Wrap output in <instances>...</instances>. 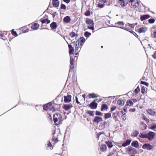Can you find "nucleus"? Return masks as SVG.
<instances>
[{"label":"nucleus","mask_w":156,"mask_h":156,"mask_svg":"<svg viewBox=\"0 0 156 156\" xmlns=\"http://www.w3.org/2000/svg\"><path fill=\"white\" fill-rule=\"evenodd\" d=\"M54 122L56 125H59L62 123V116L60 113H55L53 116Z\"/></svg>","instance_id":"f257e3e1"},{"label":"nucleus","mask_w":156,"mask_h":156,"mask_svg":"<svg viewBox=\"0 0 156 156\" xmlns=\"http://www.w3.org/2000/svg\"><path fill=\"white\" fill-rule=\"evenodd\" d=\"M129 4L131 8H136L139 5V3L137 0H130Z\"/></svg>","instance_id":"f03ea898"},{"label":"nucleus","mask_w":156,"mask_h":156,"mask_svg":"<svg viewBox=\"0 0 156 156\" xmlns=\"http://www.w3.org/2000/svg\"><path fill=\"white\" fill-rule=\"evenodd\" d=\"M155 133L153 132L149 131L147 133L146 138H147L149 140H153L155 136Z\"/></svg>","instance_id":"7ed1b4c3"},{"label":"nucleus","mask_w":156,"mask_h":156,"mask_svg":"<svg viewBox=\"0 0 156 156\" xmlns=\"http://www.w3.org/2000/svg\"><path fill=\"white\" fill-rule=\"evenodd\" d=\"M127 150L129 154H136L137 153L136 149L131 147H129L127 148Z\"/></svg>","instance_id":"20e7f679"},{"label":"nucleus","mask_w":156,"mask_h":156,"mask_svg":"<svg viewBox=\"0 0 156 156\" xmlns=\"http://www.w3.org/2000/svg\"><path fill=\"white\" fill-rule=\"evenodd\" d=\"M153 148V147L149 143H145L142 146V148L146 149L147 150H152Z\"/></svg>","instance_id":"39448f33"},{"label":"nucleus","mask_w":156,"mask_h":156,"mask_svg":"<svg viewBox=\"0 0 156 156\" xmlns=\"http://www.w3.org/2000/svg\"><path fill=\"white\" fill-rule=\"evenodd\" d=\"M74 58L72 56L70 57V66L69 69V72H71L73 71V69L74 68Z\"/></svg>","instance_id":"423d86ee"},{"label":"nucleus","mask_w":156,"mask_h":156,"mask_svg":"<svg viewBox=\"0 0 156 156\" xmlns=\"http://www.w3.org/2000/svg\"><path fill=\"white\" fill-rule=\"evenodd\" d=\"M73 107V105L71 104H64L62 108L65 111H68Z\"/></svg>","instance_id":"0eeeda50"},{"label":"nucleus","mask_w":156,"mask_h":156,"mask_svg":"<svg viewBox=\"0 0 156 156\" xmlns=\"http://www.w3.org/2000/svg\"><path fill=\"white\" fill-rule=\"evenodd\" d=\"M64 101L65 103H69L71 101L72 96L71 95L64 96Z\"/></svg>","instance_id":"6e6552de"},{"label":"nucleus","mask_w":156,"mask_h":156,"mask_svg":"<svg viewBox=\"0 0 156 156\" xmlns=\"http://www.w3.org/2000/svg\"><path fill=\"white\" fill-rule=\"evenodd\" d=\"M98 104L94 101H93L89 105V107L92 109H94L97 108Z\"/></svg>","instance_id":"1a4fd4ad"},{"label":"nucleus","mask_w":156,"mask_h":156,"mask_svg":"<svg viewBox=\"0 0 156 156\" xmlns=\"http://www.w3.org/2000/svg\"><path fill=\"white\" fill-rule=\"evenodd\" d=\"M93 121L98 123L101 121H102V117L99 116H96L94 117Z\"/></svg>","instance_id":"9d476101"},{"label":"nucleus","mask_w":156,"mask_h":156,"mask_svg":"<svg viewBox=\"0 0 156 156\" xmlns=\"http://www.w3.org/2000/svg\"><path fill=\"white\" fill-rule=\"evenodd\" d=\"M129 0H119V3L121 6H125L128 3Z\"/></svg>","instance_id":"9b49d317"},{"label":"nucleus","mask_w":156,"mask_h":156,"mask_svg":"<svg viewBox=\"0 0 156 156\" xmlns=\"http://www.w3.org/2000/svg\"><path fill=\"white\" fill-rule=\"evenodd\" d=\"M147 112L148 114L153 116H155L156 114V112L154 109H148Z\"/></svg>","instance_id":"f8f14e48"},{"label":"nucleus","mask_w":156,"mask_h":156,"mask_svg":"<svg viewBox=\"0 0 156 156\" xmlns=\"http://www.w3.org/2000/svg\"><path fill=\"white\" fill-rule=\"evenodd\" d=\"M52 3L54 7L57 8L59 6V2L58 0H52Z\"/></svg>","instance_id":"ddd939ff"},{"label":"nucleus","mask_w":156,"mask_h":156,"mask_svg":"<svg viewBox=\"0 0 156 156\" xmlns=\"http://www.w3.org/2000/svg\"><path fill=\"white\" fill-rule=\"evenodd\" d=\"M68 47L69 48V52L70 55L73 54L74 51V48L72 47V45L70 44H68Z\"/></svg>","instance_id":"4468645a"},{"label":"nucleus","mask_w":156,"mask_h":156,"mask_svg":"<svg viewBox=\"0 0 156 156\" xmlns=\"http://www.w3.org/2000/svg\"><path fill=\"white\" fill-rule=\"evenodd\" d=\"M131 145L136 148H138L139 147V143L137 141H133L131 144Z\"/></svg>","instance_id":"2eb2a0df"},{"label":"nucleus","mask_w":156,"mask_h":156,"mask_svg":"<svg viewBox=\"0 0 156 156\" xmlns=\"http://www.w3.org/2000/svg\"><path fill=\"white\" fill-rule=\"evenodd\" d=\"M131 140L128 139L126 140L125 142L123 143L122 144V146L125 147L128 145H129L131 143Z\"/></svg>","instance_id":"dca6fc26"},{"label":"nucleus","mask_w":156,"mask_h":156,"mask_svg":"<svg viewBox=\"0 0 156 156\" xmlns=\"http://www.w3.org/2000/svg\"><path fill=\"white\" fill-rule=\"evenodd\" d=\"M147 30V28L145 27H142L139 28L138 29V32L140 33H144Z\"/></svg>","instance_id":"f3484780"},{"label":"nucleus","mask_w":156,"mask_h":156,"mask_svg":"<svg viewBox=\"0 0 156 156\" xmlns=\"http://www.w3.org/2000/svg\"><path fill=\"white\" fill-rule=\"evenodd\" d=\"M150 17V16L148 14L144 15H141L140 16V19L141 21H143L149 18Z\"/></svg>","instance_id":"a211bd4d"},{"label":"nucleus","mask_w":156,"mask_h":156,"mask_svg":"<svg viewBox=\"0 0 156 156\" xmlns=\"http://www.w3.org/2000/svg\"><path fill=\"white\" fill-rule=\"evenodd\" d=\"M63 20L66 23H69L71 21L70 17L69 16H67L64 18Z\"/></svg>","instance_id":"6ab92c4d"},{"label":"nucleus","mask_w":156,"mask_h":156,"mask_svg":"<svg viewBox=\"0 0 156 156\" xmlns=\"http://www.w3.org/2000/svg\"><path fill=\"white\" fill-rule=\"evenodd\" d=\"M40 21L42 24L46 23L47 24H49L50 22V20H49L48 18L45 19H41Z\"/></svg>","instance_id":"aec40b11"},{"label":"nucleus","mask_w":156,"mask_h":156,"mask_svg":"<svg viewBox=\"0 0 156 156\" xmlns=\"http://www.w3.org/2000/svg\"><path fill=\"white\" fill-rule=\"evenodd\" d=\"M147 127V125L143 122H141L140 125V129L143 130L145 129Z\"/></svg>","instance_id":"412c9836"},{"label":"nucleus","mask_w":156,"mask_h":156,"mask_svg":"<svg viewBox=\"0 0 156 156\" xmlns=\"http://www.w3.org/2000/svg\"><path fill=\"white\" fill-rule=\"evenodd\" d=\"M108 108V105L105 104H102L101 105V111H103L105 110H107Z\"/></svg>","instance_id":"4be33fe9"},{"label":"nucleus","mask_w":156,"mask_h":156,"mask_svg":"<svg viewBox=\"0 0 156 156\" xmlns=\"http://www.w3.org/2000/svg\"><path fill=\"white\" fill-rule=\"evenodd\" d=\"M39 27V25L38 24L35 23L32 26L31 28L34 30H36Z\"/></svg>","instance_id":"5701e85b"},{"label":"nucleus","mask_w":156,"mask_h":156,"mask_svg":"<svg viewBox=\"0 0 156 156\" xmlns=\"http://www.w3.org/2000/svg\"><path fill=\"white\" fill-rule=\"evenodd\" d=\"M50 27L52 29H55L57 27V25L55 22H53L50 24Z\"/></svg>","instance_id":"b1692460"},{"label":"nucleus","mask_w":156,"mask_h":156,"mask_svg":"<svg viewBox=\"0 0 156 156\" xmlns=\"http://www.w3.org/2000/svg\"><path fill=\"white\" fill-rule=\"evenodd\" d=\"M147 133L143 132L140 133L139 135V136L142 138H146Z\"/></svg>","instance_id":"393cba45"},{"label":"nucleus","mask_w":156,"mask_h":156,"mask_svg":"<svg viewBox=\"0 0 156 156\" xmlns=\"http://www.w3.org/2000/svg\"><path fill=\"white\" fill-rule=\"evenodd\" d=\"M111 114L110 112H109L105 113L104 115V117L105 119H108L109 118L111 117Z\"/></svg>","instance_id":"a878e982"},{"label":"nucleus","mask_w":156,"mask_h":156,"mask_svg":"<svg viewBox=\"0 0 156 156\" xmlns=\"http://www.w3.org/2000/svg\"><path fill=\"white\" fill-rule=\"evenodd\" d=\"M107 147L106 145L103 144L101 145L100 147V150L101 151L103 152L106 150Z\"/></svg>","instance_id":"bb28decb"},{"label":"nucleus","mask_w":156,"mask_h":156,"mask_svg":"<svg viewBox=\"0 0 156 156\" xmlns=\"http://www.w3.org/2000/svg\"><path fill=\"white\" fill-rule=\"evenodd\" d=\"M108 147L109 148H111L113 147L112 142L109 140L106 141L105 142Z\"/></svg>","instance_id":"cd10ccee"},{"label":"nucleus","mask_w":156,"mask_h":156,"mask_svg":"<svg viewBox=\"0 0 156 156\" xmlns=\"http://www.w3.org/2000/svg\"><path fill=\"white\" fill-rule=\"evenodd\" d=\"M88 25L87 26L88 28L91 30H94V23H93L90 24H88Z\"/></svg>","instance_id":"c85d7f7f"},{"label":"nucleus","mask_w":156,"mask_h":156,"mask_svg":"<svg viewBox=\"0 0 156 156\" xmlns=\"http://www.w3.org/2000/svg\"><path fill=\"white\" fill-rule=\"evenodd\" d=\"M133 104L132 101L131 100H128L127 101L126 104V106H130Z\"/></svg>","instance_id":"c756f323"},{"label":"nucleus","mask_w":156,"mask_h":156,"mask_svg":"<svg viewBox=\"0 0 156 156\" xmlns=\"http://www.w3.org/2000/svg\"><path fill=\"white\" fill-rule=\"evenodd\" d=\"M117 103L119 105L122 106L124 105V102L123 100L119 99Z\"/></svg>","instance_id":"7c9ffc66"},{"label":"nucleus","mask_w":156,"mask_h":156,"mask_svg":"<svg viewBox=\"0 0 156 156\" xmlns=\"http://www.w3.org/2000/svg\"><path fill=\"white\" fill-rule=\"evenodd\" d=\"M139 134V132L138 131L136 130L133 133L132 136L133 137H136Z\"/></svg>","instance_id":"2f4dec72"},{"label":"nucleus","mask_w":156,"mask_h":156,"mask_svg":"<svg viewBox=\"0 0 156 156\" xmlns=\"http://www.w3.org/2000/svg\"><path fill=\"white\" fill-rule=\"evenodd\" d=\"M94 22V21L93 20H90L88 19H87L86 21V23L87 24H90Z\"/></svg>","instance_id":"473e14b6"},{"label":"nucleus","mask_w":156,"mask_h":156,"mask_svg":"<svg viewBox=\"0 0 156 156\" xmlns=\"http://www.w3.org/2000/svg\"><path fill=\"white\" fill-rule=\"evenodd\" d=\"M88 96L90 98H96V94L94 93L89 94Z\"/></svg>","instance_id":"72a5a7b5"},{"label":"nucleus","mask_w":156,"mask_h":156,"mask_svg":"<svg viewBox=\"0 0 156 156\" xmlns=\"http://www.w3.org/2000/svg\"><path fill=\"white\" fill-rule=\"evenodd\" d=\"M84 36L87 37H89L91 35V33L88 31H86L84 33Z\"/></svg>","instance_id":"f704fd0d"},{"label":"nucleus","mask_w":156,"mask_h":156,"mask_svg":"<svg viewBox=\"0 0 156 156\" xmlns=\"http://www.w3.org/2000/svg\"><path fill=\"white\" fill-rule=\"evenodd\" d=\"M113 27H117V28H119L121 29H123L124 30H126V31H129V29L127 28L126 27H119L117 26H112Z\"/></svg>","instance_id":"c9c22d12"},{"label":"nucleus","mask_w":156,"mask_h":156,"mask_svg":"<svg viewBox=\"0 0 156 156\" xmlns=\"http://www.w3.org/2000/svg\"><path fill=\"white\" fill-rule=\"evenodd\" d=\"M87 113L89 114L90 116H94V111H88Z\"/></svg>","instance_id":"e433bc0d"},{"label":"nucleus","mask_w":156,"mask_h":156,"mask_svg":"<svg viewBox=\"0 0 156 156\" xmlns=\"http://www.w3.org/2000/svg\"><path fill=\"white\" fill-rule=\"evenodd\" d=\"M12 34L13 36L16 37L18 36V34L16 31L14 30V29H12Z\"/></svg>","instance_id":"4c0bfd02"},{"label":"nucleus","mask_w":156,"mask_h":156,"mask_svg":"<svg viewBox=\"0 0 156 156\" xmlns=\"http://www.w3.org/2000/svg\"><path fill=\"white\" fill-rule=\"evenodd\" d=\"M137 23H136L135 24H130L129 23H127L126 24L125 26L129 25V26H130L132 28H134V26Z\"/></svg>","instance_id":"58836bf2"},{"label":"nucleus","mask_w":156,"mask_h":156,"mask_svg":"<svg viewBox=\"0 0 156 156\" xmlns=\"http://www.w3.org/2000/svg\"><path fill=\"white\" fill-rule=\"evenodd\" d=\"M126 12L127 14L129 16H132V12L131 10L126 9Z\"/></svg>","instance_id":"ea45409f"},{"label":"nucleus","mask_w":156,"mask_h":156,"mask_svg":"<svg viewBox=\"0 0 156 156\" xmlns=\"http://www.w3.org/2000/svg\"><path fill=\"white\" fill-rule=\"evenodd\" d=\"M84 15L86 16H90V12L89 10H87L84 13Z\"/></svg>","instance_id":"a19ab883"},{"label":"nucleus","mask_w":156,"mask_h":156,"mask_svg":"<svg viewBox=\"0 0 156 156\" xmlns=\"http://www.w3.org/2000/svg\"><path fill=\"white\" fill-rule=\"evenodd\" d=\"M103 113L100 112L98 111H96L95 115H96L101 116L102 115Z\"/></svg>","instance_id":"79ce46f5"},{"label":"nucleus","mask_w":156,"mask_h":156,"mask_svg":"<svg viewBox=\"0 0 156 156\" xmlns=\"http://www.w3.org/2000/svg\"><path fill=\"white\" fill-rule=\"evenodd\" d=\"M128 31L130 32L131 33H132V34H133L136 37H138V36L137 35V34L134 31H130L129 29V31Z\"/></svg>","instance_id":"37998d69"},{"label":"nucleus","mask_w":156,"mask_h":156,"mask_svg":"<svg viewBox=\"0 0 156 156\" xmlns=\"http://www.w3.org/2000/svg\"><path fill=\"white\" fill-rule=\"evenodd\" d=\"M44 110L46 111L49 108L46 104L44 105L43 106Z\"/></svg>","instance_id":"c03bdc74"},{"label":"nucleus","mask_w":156,"mask_h":156,"mask_svg":"<svg viewBox=\"0 0 156 156\" xmlns=\"http://www.w3.org/2000/svg\"><path fill=\"white\" fill-rule=\"evenodd\" d=\"M66 6L65 5L62 4L61 5V7L60 8V9H63L64 10H66Z\"/></svg>","instance_id":"a18cd8bd"},{"label":"nucleus","mask_w":156,"mask_h":156,"mask_svg":"<svg viewBox=\"0 0 156 156\" xmlns=\"http://www.w3.org/2000/svg\"><path fill=\"white\" fill-rule=\"evenodd\" d=\"M80 42L84 43L86 41V39L83 37H82L80 38Z\"/></svg>","instance_id":"49530a36"},{"label":"nucleus","mask_w":156,"mask_h":156,"mask_svg":"<svg viewBox=\"0 0 156 156\" xmlns=\"http://www.w3.org/2000/svg\"><path fill=\"white\" fill-rule=\"evenodd\" d=\"M140 83L146 86H148L149 85L148 83L145 81H141Z\"/></svg>","instance_id":"de8ad7c7"},{"label":"nucleus","mask_w":156,"mask_h":156,"mask_svg":"<svg viewBox=\"0 0 156 156\" xmlns=\"http://www.w3.org/2000/svg\"><path fill=\"white\" fill-rule=\"evenodd\" d=\"M148 22L150 23H153L155 21V20L153 18H151L148 20Z\"/></svg>","instance_id":"09e8293b"},{"label":"nucleus","mask_w":156,"mask_h":156,"mask_svg":"<svg viewBox=\"0 0 156 156\" xmlns=\"http://www.w3.org/2000/svg\"><path fill=\"white\" fill-rule=\"evenodd\" d=\"M156 128V123L154 125H152L150 127V129H154Z\"/></svg>","instance_id":"8fccbe9b"},{"label":"nucleus","mask_w":156,"mask_h":156,"mask_svg":"<svg viewBox=\"0 0 156 156\" xmlns=\"http://www.w3.org/2000/svg\"><path fill=\"white\" fill-rule=\"evenodd\" d=\"M141 92L143 94H144L145 92V89L144 86L142 87L141 88Z\"/></svg>","instance_id":"3c124183"},{"label":"nucleus","mask_w":156,"mask_h":156,"mask_svg":"<svg viewBox=\"0 0 156 156\" xmlns=\"http://www.w3.org/2000/svg\"><path fill=\"white\" fill-rule=\"evenodd\" d=\"M69 35L72 37H73L76 36V34L74 32H72L70 33Z\"/></svg>","instance_id":"603ef678"},{"label":"nucleus","mask_w":156,"mask_h":156,"mask_svg":"<svg viewBox=\"0 0 156 156\" xmlns=\"http://www.w3.org/2000/svg\"><path fill=\"white\" fill-rule=\"evenodd\" d=\"M115 24H118L119 25H124V23L122 21H119L118 22H117V23H115Z\"/></svg>","instance_id":"864d4df0"},{"label":"nucleus","mask_w":156,"mask_h":156,"mask_svg":"<svg viewBox=\"0 0 156 156\" xmlns=\"http://www.w3.org/2000/svg\"><path fill=\"white\" fill-rule=\"evenodd\" d=\"M116 108V107L115 106H112L110 109V112H112L113 111L115 110Z\"/></svg>","instance_id":"5fc2aeb1"},{"label":"nucleus","mask_w":156,"mask_h":156,"mask_svg":"<svg viewBox=\"0 0 156 156\" xmlns=\"http://www.w3.org/2000/svg\"><path fill=\"white\" fill-rule=\"evenodd\" d=\"M100 124L104 126V128H105V126L106 124V122L105 121H103L102 120V121H101Z\"/></svg>","instance_id":"6e6d98bb"},{"label":"nucleus","mask_w":156,"mask_h":156,"mask_svg":"<svg viewBox=\"0 0 156 156\" xmlns=\"http://www.w3.org/2000/svg\"><path fill=\"white\" fill-rule=\"evenodd\" d=\"M104 5V4L101 3H99L98 5V7L100 8H103Z\"/></svg>","instance_id":"4d7b16f0"},{"label":"nucleus","mask_w":156,"mask_h":156,"mask_svg":"<svg viewBox=\"0 0 156 156\" xmlns=\"http://www.w3.org/2000/svg\"><path fill=\"white\" fill-rule=\"evenodd\" d=\"M140 91V90L137 89L136 88L134 90L135 94V95H136L138 94V93Z\"/></svg>","instance_id":"13d9d810"},{"label":"nucleus","mask_w":156,"mask_h":156,"mask_svg":"<svg viewBox=\"0 0 156 156\" xmlns=\"http://www.w3.org/2000/svg\"><path fill=\"white\" fill-rule=\"evenodd\" d=\"M122 117L123 120H125L126 119V113H124V114H122Z\"/></svg>","instance_id":"bf43d9fd"},{"label":"nucleus","mask_w":156,"mask_h":156,"mask_svg":"<svg viewBox=\"0 0 156 156\" xmlns=\"http://www.w3.org/2000/svg\"><path fill=\"white\" fill-rule=\"evenodd\" d=\"M58 138H55V136L54 135H53L52 138V139L54 141H58Z\"/></svg>","instance_id":"052dcab7"},{"label":"nucleus","mask_w":156,"mask_h":156,"mask_svg":"<svg viewBox=\"0 0 156 156\" xmlns=\"http://www.w3.org/2000/svg\"><path fill=\"white\" fill-rule=\"evenodd\" d=\"M46 104L48 106L49 108L52 105V104L51 102H49L47 104Z\"/></svg>","instance_id":"680f3d73"},{"label":"nucleus","mask_w":156,"mask_h":156,"mask_svg":"<svg viewBox=\"0 0 156 156\" xmlns=\"http://www.w3.org/2000/svg\"><path fill=\"white\" fill-rule=\"evenodd\" d=\"M112 117H113V118L114 119V120H115V122L117 121V120H116L117 116H116L113 115H112Z\"/></svg>","instance_id":"e2e57ef3"},{"label":"nucleus","mask_w":156,"mask_h":156,"mask_svg":"<svg viewBox=\"0 0 156 156\" xmlns=\"http://www.w3.org/2000/svg\"><path fill=\"white\" fill-rule=\"evenodd\" d=\"M156 51H155L154 52V54H153L152 55V57L154 59H156Z\"/></svg>","instance_id":"0e129e2a"},{"label":"nucleus","mask_w":156,"mask_h":156,"mask_svg":"<svg viewBox=\"0 0 156 156\" xmlns=\"http://www.w3.org/2000/svg\"><path fill=\"white\" fill-rule=\"evenodd\" d=\"M99 1L101 2L105 3L107 2L108 0H98Z\"/></svg>","instance_id":"69168bd1"},{"label":"nucleus","mask_w":156,"mask_h":156,"mask_svg":"<svg viewBox=\"0 0 156 156\" xmlns=\"http://www.w3.org/2000/svg\"><path fill=\"white\" fill-rule=\"evenodd\" d=\"M75 99H76V103L77 104H80V102H79L78 101V98L76 96Z\"/></svg>","instance_id":"338daca9"},{"label":"nucleus","mask_w":156,"mask_h":156,"mask_svg":"<svg viewBox=\"0 0 156 156\" xmlns=\"http://www.w3.org/2000/svg\"><path fill=\"white\" fill-rule=\"evenodd\" d=\"M126 106L125 105L123 108V110H124V112H126L127 110V108Z\"/></svg>","instance_id":"774afa93"}]
</instances>
